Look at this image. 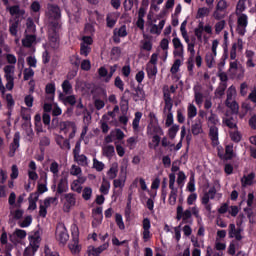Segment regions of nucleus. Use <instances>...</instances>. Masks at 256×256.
Here are the masks:
<instances>
[{
  "instance_id": "f257e3e1",
  "label": "nucleus",
  "mask_w": 256,
  "mask_h": 256,
  "mask_svg": "<svg viewBox=\"0 0 256 256\" xmlns=\"http://www.w3.org/2000/svg\"><path fill=\"white\" fill-rule=\"evenodd\" d=\"M130 89L132 90L131 97L135 103H139V101H145L147 95L145 94V90L141 85L135 86V83L130 84Z\"/></svg>"
},
{
  "instance_id": "f03ea898",
  "label": "nucleus",
  "mask_w": 256,
  "mask_h": 256,
  "mask_svg": "<svg viewBox=\"0 0 256 256\" xmlns=\"http://www.w3.org/2000/svg\"><path fill=\"white\" fill-rule=\"evenodd\" d=\"M109 247V243H105L97 248H95V246H89L88 247V250H87V253H88V256H99L101 255L105 249H107Z\"/></svg>"
},
{
  "instance_id": "7ed1b4c3",
  "label": "nucleus",
  "mask_w": 256,
  "mask_h": 256,
  "mask_svg": "<svg viewBox=\"0 0 256 256\" xmlns=\"http://www.w3.org/2000/svg\"><path fill=\"white\" fill-rule=\"evenodd\" d=\"M164 111H168V113H172L173 109V99L171 98V93L169 89L164 90Z\"/></svg>"
},
{
  "instance_id": "20e7f679",
  "label": "nucleus",
  "mask_w": 256,
  "mask_h": 256,
  "mask_svg": "<svg viewBox=\"0 0 256 256\" xmlns=\"http://www.w3.org/2000/svg\"><path fill=\"white\" fill-rule=\"evenodd\" d=\"M20 139H21V135L19 134V132H16L14 134L13 142L10 145V152H9L10 157H15V151L19 149Z\"/></svg>"
},
{
  "instance_id": "39448f33",
  "label": "nucleus",
  "mask_w": 256,
  "mask_h": 256,
  "mask_svg": "<svg viewBox=\"0 0 256 256\" xmlns=\"http://www.w3.org/2000/svg\"><path fill=\"white\" fill-rule=\"evenodd\" d=\"M48 39L52 49H59V32H48Z\"/></svg>"
},
{
  "instance_id": "423d86ee",
  "label": "nucleus",
  "mask_w": 256,
  "mask_h": 256,
  "mask_svg": "<svg viewBox=\"0 0 256 256\" xmlns=\"http://www.w3.org/2000/svg\"><path fill=\"white\" fill-rule=\"evenodd\" d=\"M148 23L152 27L150 29V33L155 35H161V31H163V27H165V20H161L158 26L157 24H153V21H150Z\"/></svg>"
},
{
  "instance_id": "0eeeda50",
  "label": "nucleus",
  "mask_w": 256,
  "mask_h": 256,
  "mask_svg": "<svg viewBox=\"0 0 256 256\" xmlns=\"http://www.w3.org/2000/svg\"><path fill=\"white\" fill-rule=\"evenodd\" d=\"M28 201H29L28 209L30 211H35V209H37V201H39V192L30 194Z\"/></svg>"
},
{
  "instance_id": "6e6552de",
  "label": "nucleus",
  "mask_w": 256,
  "mask_h": 256,
  "mask_svg": "<svg viewBox=\"0 0 256 256\" xmlns=\"http://www.w3.org/2000/svg\"><path fill=\"white\" fill-rule=\"evenodd\" d=\"M77 229V233L76 236L73 237L72 239V243L68 245L70 251H72V253H77V251H79V228L76 227Z\"/></svg>"
},
{
  "instance_id": "1a4fd4ad",
  "label": "nucleus",
  "mask_w": 256,
  "mask_h": 256,
  "mask_svg": "<svg viewBox=\"0 0 256 256\" xmlns=\"http://www.w3.org/2000/svg\"><path fill=\"white\" fill-rule=\"evenodd\" d=\"M191 131L195 136L203 133V123L201 122V119L196 120V122L191 126Z\"/></svg>"
},
{
  "instance_id": "9d476101",
  "label": "nucleus",
  "mask_w": 256,
  "mask_h": 256,
  "mask_svg": "<svg viewBox=\"0 0 256 256\" xmlns=\"http://www.w3.org/2000/svg\"><path fill=\"white\" fill-rule=\"evenodd\" d=\"M231 99V95L227 94V100L225 102L226 107H229V109H231L232 113L237 115V113H239V104L237 103V101H233L232 103L229 102V100Z\"/></svg>"
},
{
  "instance_id": "9b49d317",
  "label": "nucleus",
  "mask_w": 256,
  "mask_h": 256,
  "mask_svg": "<svg viewBox=\"0 0 256 256\" xmlns=\"http://www.w3.org/2000/svg\"><path fill=\"white\" fill-rule=\"evenodd\" d=\"M19 23H21V19H19V16H15L14 22H12L9 28L10 35H13V37H17V29L19 27Z\"/></svg>"
},
{
  "instance_id": "f8f14e48",
  "label": "nucleus",
  "mask_w": 256,
  "mask_h": 256,
  "mask_svg": "<svg viewBox=\"0 0 256 256\" xmlns=\"http://www.w3.org/2000/svg\"><path fill=\"white\" fill-rule=\"evenodd\" d=\"M37 41V36L27 34L26 37L22 40L23 47H32L33 43Z\"/></svg>"
},
{
  "instance_id": "ddd939ff",
  "label": "nucleus",
  "mask_w": 256,
  "mask_h": 256,
  "mask_svg": "<svg viewBox=\"0 0 256 256\" xmlns=\"http://www.w3.org/2000/svg\"><path fill=\"white\" fill-rule=\"evenodd\" d=\"M67 192V177L60 179L58 183L57 193L59 195Z\"/></svg>"
},
{
  "instance_id": "4468645a",
  "label": "nucleus",
  "mask_w": 256,
  "mask_h": 256,
  "mask_svg": "<svg viewBox=\"0 0 256 256\" xmlns=\"http://www.w3.org/2000/svg\"><path fill=\"white\" fill-rule=\"evenodd\" d=\"M23 213H25L21 209H17L16 211H11L10 215H13L12 218L9 219L8 223H13L14 221H19V219H23Z\"/></svg>"
},
{
  "instance_id": "2eb2a0df",
  "label": "nucleus",
  "mask_w": 256,
  "mask_h": 256,
  "mask_svg": "<svg viewBox=\"0 0 256 256\" xmlns=\"http://www.w3.org/2000/svg\"><path fill=\"white\" fill-rule=\"evenodd\" d=\"M236 15L238 17V27H247V14H243L241 12H236Z\"/></svg>"
},
{
  "instance_id": "dca6fc26",
  "label": "nucleus",
  "mask_w": 256,
  "mask_h": 256,
  "mask_svg": "<svg viewBox=\"0 0 256 256\" xmlns=\"http://www.w3.org/2000/svg\"><path fill=\"white\" fill-rule=\"evenodd\" d=\"M120 111L122 115H127L129 111V100L125 99V96L121 97Z\"/></svg>"
},
{
  "instance_id": "f3484780",
  "label": "nucleus",
  "mask_w": 256,
  "mask_h": 256,
  "mask_svg": "<svg viewBox=\"0 0 256 256\" xmlns=\"http://www.w3.org/2000/svg\"><path fill=\"white\" fill-rule=\"evenodd\" d=\"M64 199H66L67 201V205H66V208L67 209H71V207H73L76 203L75 201V194H72V193H69V194H65L64 195Z\"/></svg>"
},
{
  "instance_id": "a211bd4d",
  "label": "nucleus",
  "mask_w": 256,
  "mask_h": 256,
  "mask_svg": "<svg viewBox=\"0 0 256 256\" xmlns=\"http://www.w3.org/2000/svg\"><path fill=\"white\" fill-rule=\"evenodd\" d=\"M35 22L33 21V18H28L26 21V30L25 33H35Z\"/></svg>"
},
{
  "instance_id": "6ab92c4d",
  "label": "nucleus",
  "mask_w": 256,
  "mask_h": 256,
  "mask_svg": "<svg viewBox=\"0 0 256 256\" xmlns=\"http://www.w3.org/2000/svg\"><path fill=\"white\" fill-rule=\"evenodd\" d=\"M49 10L54 19H61V9L59 8V6L51 5L49 7Z\"/></svg>"
},
{
  "instance_id": "aec40b11",
  "label": "nucleus",
  "mask_w": 256,
  "mask_h": 256,
  "mask_svg": "<svg viewBox=\"0 0 256 256\" xmlns=\"http://www.w3.org/2000/svg\"><path fill=\"white\" fill-rule=\"evenodd\" d=\"M5 79H9V77H14L15 75V66L14 65H6L4 67Z\"/></svg>"
},
{
  "instance_id": "412c9836",
  "label": "nucleus",
  "mask_w": 256,
  "mask_h": 256,
  "mask_svg": "<svg viewBox=\"0 0 256 256\" xmlns=\"http://www.w3.org/2000/svg\"><path fill=\"white\" fill-rule=\"evenodd\" d=\"M103 155H105V157H108L109 159H111V157H113V155H115V147L113 145H108V146L104 147Z\"/></svg>"
},
{
  "instance_id": "4be33fe9",
  "label": "nucleus",
  "mask_w": 256,
  "mask_h": 256,
  "mask_svg": "<svg viewBox=\"0 0 256 256\" xmlns=\"http://www.w3.org/2000/svg\"><path fill=\"white\" fill-rule=\"evenodd\" d=\"M209 136L213 141L219 140V128L216 126H211L209 131Z\"/></svg>"
},
{
  "instance_id": "5701e85b",
  "label": "nucleus",
  "mask_w": 256,
  "mask_h": 256,
  "mask_svg": "<svg viewBox=\"0 0 256 256\" xmlns=\"http://www.w3.org/2000/svg\"><path fill=\"white\" fill-rule=\"evenodd\" d=\"M111 59L114 61H118L119 57H121V48L120 47H113L111 49Z\"/></svg>"
},
{
  "instance_id": "b1692460",
  "label": "nucleus",
  "mask_w": 256,
  "mask_h": 256,
  "mask_svg": "<svg viewBox=\"0 0 256 256\" xmlns=\"http://www.w3.org/2000/svg\"><path fill=\"white\" fill-rule=\"evenodd\" d=\"M233 121H235V118L233 117L223 119V123L224 125H226V127H228L229 129H237V123Z\"/></svg>"
},
{
  "instance_id": "393cba45",
  "label": "nucleus",
  "mask_w": 256,
  "mask_h": 256,
  "mask_svg": "<svg viewBox=\"0 0 256 256\" xmlns=\"http://www.w3.org/2000/svg\"><path fill=\"white\" fill-rule=\"evenodd\" d=\"M224 159L226 161H231V159H233V146L231 145L226 146Z\"/></svg>"
},
{
  "instance_id": "a878e982",
  "label": "nucleus",
  "mask_w": 256,
  "mask_h": 256,
  "mask_svg": "<svg viewBox=\"0 0 256 256\" xmlns=\"http://www.w3.org/2000/svg\"><path fill=\"white\" fill-rule=\"evenodd\" d=\"M178 131H179V125L177 124L172 125V127L168 130L169 138L175 139Z\"/></svg>"
},
{
  "instance_id": "bb28decb",
  "label": "nucleus",
  "mask_w": 256,
  "mask_h": 256,
  "mask_svg": "<svg viewBox=\"0 0 256 256\" xmlns=\"http://www.w3.org/2000/svg\"><path fill=\"white\" fill-rule=\"evenodd\" d=\"M181 67V60L176 59L170 69V72L172 75H175L176 73H179V68Z\"/></svg>"
},
{
  "instance_id": "cd10ccee",
  "label": "nucleus",
  "mask_w": 256,
  "mask_h": 256,
  "mask_svg": "<svg viewBox=\"0 0 256 256\" xmlns=\"http://www.w3.org/2000/svg\"><path fill=\"white\" fill-rule=\"evenodd\" d=\"M93 194V190L91 187H85L82 193V197L85 201H89L91 199V195Z\"/></svg>"
},
{
  "instance_id": "c85d7f7f",
  "label": "nucleus",
  "mask_w": 256,
  "mask_h": 256,
  "mask_svg": "<svg viewBox=\"0 0 256 256\" xmlns=\"http://www.w3.org/2000/svg\"><path fill=\"white\" fill-rule=\"evenodd\" d=\"M241 228L239 229H235V224H230L229 225V237L230 239H233V237H235L234 234H241Z\"/></svg>"
},
{
  "instance_id": "c756f323",
  "label": "nucleus",
  "mask_w": 256,
  "mask_h": 256,
  "mask_svg": "<svg viewBox=\"0 0 256 256\" xmlns=\"http://www.w3.org/2000/svg\"><path fill=\"white\" fill-rule=\"evenodd\" d=\"M91 52V47H89L87 44L85 43H81L80 46V55H84L85 57H87V55H89V53Z\"/></svg>"
},
{
  "instance_id": "7c9ffc66",
  "label": "nucleus",
  "mask_w": 256,
  "mask_h": 256,
  "mask_svg": "<svg viewBox=\"0 0 256 256\" xmlns=\"http://www.w3.org/2000/svg\"><path fill=\"white\" fill-rule=\"evenodd\" d=\"M62 89L66 95H69V93H71L70 91L73 89V86H71V83L69 82V80H65L62 83Z\"/></svg>"
},
{
  "instance_id": "2f4dec72",
  "label": "nucleus",
  "mask_w": 256,
  "mask_h": 256,
  "mask_svg": "<svg viewBox=\"0 0 256 256\" xmlns=\"http://www.w3.org/2000/svg\"><path fill=\"white\" fill-rule=\"evenodd\" d=\"M71 105V107H73L76 103H77V98H75V95H70V96H67L65 99H64V105Z\"/></svg>"
},
{
  "instance_id": "473e14b6",
  "label": "nucleus",
  "mask_w": 256,
  "mask_h": 256,
  "mask_svg": "<svg viewBox=\"0 0 256 256\" xmlns=\"http://www.w3.org/2000/svg\"><path fill=\"white\" fill-rule=\"evenodd\" d=\"M227 89V83H222L219 85V87L216 89L215 94L219 95L220 97H223L225 95V90Z\"/></svg>"
},
{
  "instance_id": "72a5a7b5",
  "label": "nucleus",
  "mask_w": 256,
  "mask_h": 256,
  "mask_svg": "<svg viewBox=\"0 0 256 256\" xmlns=\"http://www.w3.org/2000/svg\"><path fill=\"white\" fill-rule=\"evenodd\" d=\"M247 2V0H239L236 6V13H243V11H245L246 7H245V3Z\"/></svg>"
},
{
  "instance_id": "f704fd0d",
  "label": "nucleus",
  "mask_w": 256,
  "mask_h": 256,
  "mask_svg": "<svg viewBox=\"0 0 256 256\" xmlns=\"http://www.w3.org/2000/svg\"><path fill=\"white\" fill-rule=\"evenodd\" d=\"M223 29H225V20H221L215 24V32L217 35H219Z\"/></svg>"
},
{
  "instance_id": "c9c22d12",
  "label": "nucleus",
  "mask_w": 256,
  "mask_h": 256,
  "mask_svg": "<svg viewBox=\"0 0 256 256\" xmlns=\"http://www.w3.org/2000/svg\"><path fill=\"white\" fill-rule=\"evenodd\" d=\"M35 75V72L31 68H25L24 69V81H29L31 77Z\"/></svg>"
},
{
  "instance_id": "e433bc0d",
  "label": "nucleus",
  "mask_w": 256,
  "mask_h": 256,
  "mask_svg": "<svg viewBox=\"0 0 256 256\" xmlns=\"http://www.w3.org/2000/svg\"><path fill=\"white\" fill-rule=\"evenodd\" d=\"M31 223H33V217L31 215L26 216L24 218V220L20 223V227H22V228L29 227V225H31Z\"/></svg>"
},
{
  "instance_id": "4c0bfd02",
  "label": "nucleus",
  "mask_w": 256,
  "mask_h": 256,
  "mask_svg": "<svg viewBox=\"0 0 256 256\" xmlns=\"http://www.w3.org/2000/svg\"><path fill=\"white\" fill-rule=\"evenodd\" d=\"M197 115V107L195 105L190 104L188 107V117L189 119H193Z\"/></svg>"
},
{
  "instance_id": "58836bf2",
  "label": "nucleus",
  "mask_w": 256,
  "mask_h": 256,
  "mask_svg": "<svg viewBox=\"0 0 256 256\" xmlns=\"http://www.w3.org/2000/svg\"><path fill=\"white\" fill-rule=\"evenodd\" d=\"M147 73L149 77H155L157 75V66L153 65L150 66L149 64L147 65Z\"/></svg>"
},
{
  "instance_id": "ea45409f",
  "label": "nucleus",
  "mask_w": 256,
  "mask_h": 256,
  "mask_svg": "<svg viewBox=\"0 0 256 256\" xmlns=\"http://www.w3.org/2000/svg\"><path fill=\"white\" fill-rule=\"evenodd\" d=\"M6 81V89H8V91H13V87H15V77L6 78Z\"/></svg>"
},
{
  "instance_id": "a19ab883",
  "label": "nucleus",
  "mask_w": 256,
  "mask_h": 256,
  "mask_svg": "<svg viewBox=\"0 0 256 256\" xmlns=\"http://www.w3.org/2000/svg\"><path fill=\"white\" fill-rule=\"evenodd\" d=\"M116 225H118L119 229H125V223H123V216L121 214H116Z\"/></svg>"
},
{
  "instance_id": "79ce46f5",
  "label": "nucleus",
  "mask_w": 256,
  "mask_h": 256,
  "mask_svg": "<svg viewBox=\"0 0 256 256\" xmlns=\"http://www.w3.org/2000/svg\"><path fill=\"white\" fill-rule=\"evenodd\" d=\"M93 163V167L94 169H96V171H102L105 168V164H103V162H100L96 158H94Z\"/></svg>"
},
{
  "instance_id": "37998d69",
  "label": "nucleus",
  "mask_w": 256,
  "mask_h": 256,
  "mask_svg": "<svg viewBox=\"0 0 256 256\" xmlns=\"http://www.w3.org/2000/svg\"><path fill=\"white\" fill-rule=\"evenodd\" d=\"M188 191H190V193H193L195 191V175H191L190 177V181L188 183L187 186Z\"/></svg>"
},
{
  "instance_id": "c03bdc74",
  "label": "nucleus",
  "mask_w": 256,
  "mask_h": 256,
  "mask_svg": "<svg viewBox=\"0 0 256 256\" xmlns=\"http://www.w3.org/2000/svg\"><path fill=\"white\" fill-rule=\"evenodd\" d=\"M117 165L113 164V167H111L108 171L109 179H115L117 177Z\"/></svg>"
},
{
  "instance_id": "a18cd8bd",
  "label": "nucleus",
  "mask_w": 256,
  "mask_h": 256,
  "mask_svg": "<svg viewBox=\"0 0 256 256\" xmlns=\"http://www.w3.org/2000/svg\"><path fill=\"white\" fill-rule=\"evenodd\" d=\"M59 29H61V25L59 24V22H51V26L48 32L59 33Z\"/></svg>"
},
{
  "instance_id": "49530a36",
  "label": "nucleus",
  "mask_w": 256,
  "mask_h": 256,
  "mask_svg": "<svg viewBox=\"0 0 256 256\" xmlns=\"http://www.w3.org/2000/svg\"><path fill=\"white\" fill-rule=\"evenodd\" d=\"M59 241L61 244L65 245L69 241V234L67 232H61L59 234Z\"/></svg>"
},
{
  "instance_id": "de8ad7c7",
  "label": "nucleus",
  "mask_w": 256,
  "mask_h": 256,
  "mask_svg": "<svg viewBox=\"0 0 256 256\" xmlns=\"http://www.w3.org/2000/svg\"><path fill=\"white\" fill-rule=\"evenodd\" d=\"M134 0H124L123 6L125 11H131L133 9Z\"/></svg>"
},
{
  "instance_id": "09e8293b",
  "label": "nucleus",
  "mask_w": 256,
  "mask_h": 256,
  "mask_svg": "<svg viewBox=\"0 0 256 256\" xmlns=\"http://www.w3.org/2000/svg\"><path fill=\"white\" fill-rule=\"evenodd\" d=\"M114 85L115 87H117V89H120V91H123L125 84L123 83V80H121V77H116L115 81H114Z\"/></svg>"
},
{
  "instance_id": "8fccbe9b",
  "label": "nucleus",
  "mask_w": 256,
  "mask_h": 256,
  "mask_svg": "<svg viewBox=\"0 0 256 256\" xmlns=\"http://www.w3.org/2000/svg\"><path fill=\"white\" fill-rule=\"evenodd\" d=\"M71 123H75V122H71V121H64V122H60L59 127H60V131H64L65 133H67V127H71Z\"/></svg>"
},
{
  "instance_id": "3c124183",
  "label": "nucleus",
  "mask_w": 256,
  "mask_h": 256,
  "mask_svg": "<svg viewBox=\"0 0 256 256\" xmlns=\"http://www.w3.org/2000/svg\"><path fill=\"white\" fill-rule=\"evenodd\" d=\"M14 235H16L18 239H25L27 237V232L22 229H16Z\"/></svg>"
},
{
  "instance_id": "603ef678",
  "label": "nucleus",
  "mask_w": 256,
  "mask_h": 256,
  "mask_svg": "<svg viewBox=\"0 0 256 256\" xmlns=\"http://www.w3.org/2000/svg\"><path fill=\"white\" fill-rule=\"evenodd\" d=\"M77 163H80V165H87V156L85 155H77V158H74Z\"/></svg>"
},
{
  "instance_id": "864d4df0",
  "label": "nucleus",
  "mask_w": 256,
  "mask_h": 256,
  "mask_svg": "<svg viewBox=\"0 0 256 256\" xmlns=\"http://www.w3.org/2000/svg\"><path fill=\"white\" fill-rule=\"evenodd\" d=\"M169 201H170V203H173V205H175V203H177V189L171 190L170 196H169Z\"/></svg>"
},
{
  "instance_id": "5fc2aeb1",
  "label": "nucleus",
  "mask_w": 256,
  "mask_h": 256,
  "mask_svg": "<svg viewBox=\"0 0 256 256\" xmlns=\"http://www.w3.org/2000/svg\"><path fill=\"white\" fill-rule=\"evenodd\" d=\"M45 91L47 93V95H55V84H47Z\"/></svg>"
},
{
  "instance_id": "6e6d98bb",
  "label": "nucleus",
  "mask_w": 256,
  "mask_h": 256,
  "mask_svg": "<svg viewBox=\"0 0 256 256\" xmlns=\"http://www.w3.org/2000/svg\"><path fill=\"white\" fill-rule=\"evenodd\" d=\"M205 61L207 63V67H209V69H211V67H213V61H215L213 54H207L205 57Z\"/></svg>"
},
{
  "instance_id": "4d7b16f0",
  "label": "nucleus",
  "mask_w": 256,
  "mask_h": 256,
  "mask_svg": "<svg viewBox=\"0 0 256 256\" xmlns=\"http://www.w3.org/2000/svg\"><path fill=\"white\" fill-rule=\"evenodd\" d=\"M243 179H245V181H244L245 185H251V181H253L255 179V174L250 173L248 176H244L242 178V183H243Z\"/></svg>"
},
{
  "instance_id": "13d9d810",
  "label": "nucleus",
  "mask_w": 256,
  "mask_h": 256,
  "mask_svg": "<svg viewBox=\"0 0 256 256\" xmlns=\"http://www.w3.org/2000/svg\"><path fill=\"white\" fill-rule=\"evenodd\" d=\"M81 69L83 71H89L91 69V61L83 60L81 63Z\"/></svg>"
},
{
  "instance_id": "bf43d9fd",
  "label": "nucleus",
  "mask_w": 256,
  "mask_h": 256,
  "mask_svg": "<svg viewBox=\"0 0 256 256\" xmlns=\"http://www.w3.org/2000/svg\"><path fill=\"white\" fill-rule=\"evenodd\" d=\"M169 188L171 189V191L175 189V173L169 174Z\"/></svg>"
},
{
  "instance_id": "052dcab7",
  "label": "nucleus",
  "mask_w": 256,
  "mask_h": 256,
  "mask_svg": "<svg viewBox=\"0 0 256 256\" xmlns=\"http://www.w3.org/2000/svg\"><path fill=\"white\" fill-rule=\"evenodd\" d=\"M217 11H224V9H227V1L220 0L216 6Z\"/></svg>"
},
{
  "instance_id": "680f3d73",
  "label": "nucleus",
  "mask_w": 256,
  "mask_h": 256,
  "mask_svg": "<svg viewBox=\"0 0 256 256\" xmlns=\"http://www.w3.org/2000/svg\"><path fill=\"white\" fill-rule=\"evenodd\" d=\"M172 43L174 45V49H183V44L179 38H173Z\"/></svg>"
},
{
  "instance_id": "e2e57ef3",
  "label": "nucleus",
  "mask_w": 256,
  "mask_h": 256,
  "mask_svg": "<svg viewBox=\"0 0 256 256\" xmlns=\"http://www.w3.org/2000/svg\"><path fill=\"white\" fill-rule=\"evenodd\" d=\"M205 15H209L208 8H205V7L199 8L197 12V17L201 18V17H204Z\"/></svg>"
},
{
  "instance_id": "0e129e2a",
  "label": "nucleus",
  "mask_w": 256,
  "mask_h": 256,
  "mask_svg": "<svg viewBox=\"0 0 256 256\" xmlns=\"http://www.w3.org/2000/svg\"><path fill=\"white\" fill-rule=\"evenodd\" d=\"M33 101H34V98L32 95H27L25 96L24 98V103L25 105H27L28 107H33Z\"/></svg>"
},
{
  "instance_id": "69168bd1",
  "label": "nucleus",
  "mask_w": 256,
  "mask_h": 256,
  "mask_svg": "<svg viewBox=\"0 0 256 256\" xmlns=\"http://www.w3.org/2000/svg\"><path fill=\"white\" fill-rule=\"evenodd\" d=\"M70 174L77 176V175H81V167L77 166V165H72V169L70 171Z\"/></svg>"
},
{
  "instance_id": "338daca9",
  "label": "nucleus",
  "mask_w": 256,
  "mask_h": 256,
  "mask_svg": "<svg viewBox=\"0 0 256 256\" xmlns=\"http://www.w3.org/2000/svg\"><path fill=\"white\" fill-rule=\"evenodd\" d=\"M166 127H171L173 125V112L167 114V119L165 123Z\"/></svg>"
},
{
  "instance_id": "774afa93",
  "label": "nucleus",
  "mask_w": 256,
  "mask_h": 256,
  "mask_svg": "<svg viewBox=\"0 0 256 256\" xmlns=\"http://www.w3.org/2000/svg\"><path fill=\"white\" fill-rule=\"evenodd\" d=\"M249 125H250L251 129H255L256 130V115L252 116L249 119Z\"/></svg>"
}]
</instances>
